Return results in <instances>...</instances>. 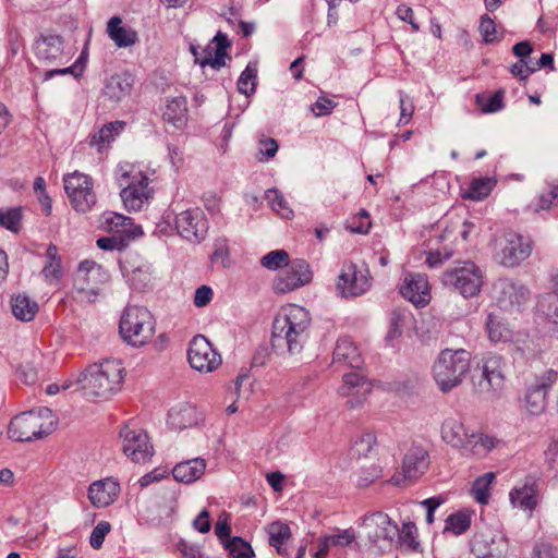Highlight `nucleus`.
I'll use <instances>...</instances> for the list:
<instances>
[{
	"label": "nucleus",
	"mask_w": 558,
	"mask_h": 558,
	"mask_svg": "<svg viewBox=\"0 0 558 558\" xmlns=\"http://www.w3.org/2000/svg\"><path fill=\"white\" fill-rule=\"evenodd\" d=\"M310 335V313L299 305H289L274 319L271 345L279 355L296 356L308 342Z\"/></svg>",
	"instance_id": "obj_1"
},
{
	"label": "nucleus",
	"mask_w": 558,
	"mask_h": 558,
	"mask_svg": "<svg viewBox=\"0 0 558 558\" xmlns=\"http://www.w3.org/2000/svg\"><path fill=\"white\" fill-rule=\"evenodd\" d=\"M123 377L121 361L107 359L88 366L80 375L77 384L86 398L108 399L120 389Z\"/></svg>",
	"instance_id": "obj_2"
},
{
	"label": "nucleus",
	"mask_w": 558,
	"mask_h": 558,
	"mask_svg": "<svg viewBox=\"0 0 558 558\" xmlns=\"http://www.w3.org/2000/svg\"><path fill=\"white\" fill-rule=\"evenodd\" d=\"M471 353L463 349L440 351L433 365V377L442 392L460 386L470 371Z\"/></svg>",
	"instance_id": "obj_3"
},
{
	"label": "nucleus",
	"mask_w": 558,
	"mask_h": 558,
	"mask_svg": "<svg viewBox=\"0 0 558 558\" xmlns=\"http://www.w3.org/2000/svg\"><path fill=\"white\" fill-rule=\"evenodd\" d=\"M155 326L156 322L146 307L130 305L120 318L119 332L126 343L142 347L153 338Z\"/></svg>",
	"instance_id": "obj_4"
},
{
	"label": "nucleus",
	"mask_w": 558,
	"mask_h": 558,
	"mask_svg": "<svg viewBox=\"0 0 558 558\" xmlns=\"http://www.w3.org/2000/svg\"><path fill=\"white\" fill-rule=\"evenodd\" d=\"M53 430L52 411L40 408L13 417L8 428L9 438L15 441H32L51 434Z\"/></svg>",
	"instance_id": "obj_5"
},
{
	"label": "nucleus",
	"mask_w": 558,
	"mask_h": 558,
	"mask_svg": "<svg viewBox=\"0 0 558 558\" xmlns=\"http://www.w3.org/2000/svg\"><path fill=\"white\" fill-rule=\"evenodd\" d=\"M63 184L70 204L75 211L86 214L97 204L94 180L90 175L75 170L63 177Z\"/></svg>",
	"instance_id": "obj_6"
},
{
	"label": "nucleus",
	"mask_w": 558,
	"mask_h": 558,
	"mask_svg": "<svg viewBox=\"0 0 558 558\" xmlns=\"http://www.w3.org/2000/svg\"><path fill=\"white\" fill-rule=\"evenodd\" d=\"M442 282L462 296L472 298L481 291L483 275L480 267L473 262H463L459 266L446 270L442 275Z\"/></svg>",
	"instance_id": "obj_7"
},
{
	"label": "nucleus",
	"mask_w": 558,
	"mask_h": 558,
	"mask_svg": "<svg viewBox=\"0 0 558 558\" xmlns=\"http://www.w3.org/2000/svg\"><path fill=\"white\" fill-rule=\"evenodd\" d=\"M119 184L126 185L121 190L120 196L129 211H138L151 197L153 191L149 189V178L142 172L130 175L124 171L118 178Z\"/></svg>",
	"instance_id": "obj_8"
},
{
	"label": "nucleus",
	"mask_w": 558,
	"mask_h": 558,
	"mask_svg": "<svg viewBox=\"0 0 558 558\" xmlns=\"http://www.w3.org/2000/svg\"><path fill=\"white\" fill-rule=\"evenodd\" d=\"M361 525L365 530L367 539L373 545H379L380 542H384L390 546L399 534L398 524L381 511L364 515Z\"/></svg>",
	"instance_id": "obj_9"
},
{
	"label": "nucleus",
	"mask_w": 558,
	"mask_h": 558,
	"mask_svg": "<svg viewBox=\"0 0 558 558\" xmlns=\"http://www.w3.org/2000/svg\"><path fill=\"white\" fill-rule=\"evenodd\" d=\"M187 360L199 373H211L221 364L220 354L203 335L195 336L190 342Z\"/></svg>",
	"instance_id": "obj_10"
},
{
	"label": "nucleus",
	"mask_w": 558,
	"mask_h": 558,
	"mask_svg": "<svg viewBox=\"0 0 558 558\" xmlns=\"http://www.w3.org/2000/svg\"><path fill=\"white\" fill-rule=\"evenodd\" d=\"M336 288L342 298L362 295L371 288L368 271L357 269L353 263H344Z\"/></svg>",
	"instance_id": "obj_11"
},
{
	"label": "nucleus",
	"mask_w": 558,
	"mask_h": 558,
	"mask_svg": "<svg viewBox=\"0 0 558 558\" xmlns=\"http://www.w3.org/2000/svg\"><path fill=\"white\" fill-rule=\"evenodd\" d=\"M230 46L231 43L227 35L218 32L206 47L191 46V52L195 57V62L202 68L209 65L215 70H219L226 65L227 49Z\"/></svg>",
	"instance_id": "obj_12"
},
{
	"label": "nucleus",
	"mask_w": 558,
	"mask_h": 558,
	"mask_svg": "<svg viewBox=\"0 0 558 558\" xmlns=\"http://www.w3.org/2000/svg\"><path fill=\"white\" fill-rule=\"evenodd\" d=\"M178 233L192 243L202 242L208 231V222L199 208H190L175 216Z\"/></svg>",
	"instance_id": "obj_13"
},
{
	"label": "nucleus",
	"mask_w": 558,
	"mask_h": 558,
	"mask_svg": "<svg viewBox=\"0 0 558 558\" xmlns=\"http://www.w3.org/2000/svg\"><path fill=\"white\" fill-rule=\"evenodd\" d=\"M120 437L123 440L122 449L124 454L133 462L145 463L150 460L154 449L145 432L125 425L120 432Z\"/></svg>",
	"instance_id": "obj_14"
},
{
	"label": "nucleus",
	"mask_w": 558,
	"mask_h": 558,
	"mask_svg": "<svg viewBox=\"0 0 558 558\" xmlns=\"http://www.w3.org/2000/svg\"><path fill=\"white\" fill-rule=\"evenodd\" d=\"M531 241L521 234L508 232L499 244L498 262L506 267H514L531 254Z\"/></svg>",
	"instance_id": "obj_15"
},
{
	"label": "nucleus",
	"mask_w": 558,
	"mask_h": 558,
	"mask_svg": "<svg viewBox=\"0 0 558 558\" xmlns=\"http://www.w3.org/2000/svg\"><path fill=\"white\" fill-rule=\"evenodd\" d=\"M493 292L499 307L506 311H519L530 294L523 284L508 278L498 279L494 283Z\"/></svg>",
	"instance_id": "obj_16"
},
{
	"label": "nucleus",
	"mask_w": 558,
	"mask_h": 558,
	"mask_svg": "<svg viewBox=\"0 0 558 558\" xmlns=\"http://www.w3.org/2000/svg\"><path fill=\"white\" fill-rule=\"evenodd\" d=\"M558 373L549 369L529 386L525 393V408L532 415H539L546 408V395L557 381Z\"/></svg>",
	"instance_id": "obj_17"
},
{
	"label": "nucleus",
	"mask_w": 558,
	"mask_h": 558,
	"mask_svg": "<svg viewBox=\"0 0 558 558\" xmlns=\"http://www.w3.org/2000/svg\"><path fill=\"white\" fill-rule=\"evenodd\" d=\"M312 280L310 265L304 259L293 260L289 268L281 272L274 282L276 293H288Z\"/></svg>",
	"instance_id": "obj_18"
},
{
	"label": "nucleus",
	"mask_w": 558,
	"mask_h": 558,
	"mask_svg": "<svg viewBox=\"0 0 558 558\" xmlns=\"http://www.w3.org/2000/svg\"><path fill=\"white\" fill-rule=\"evenodd\" d=\"M508 542L492 532L476 533L471 541V551L476 558H506Z\"/></svg>",
	"instance_id": "obj_19"
},
{
	"label": "nucleus",
	"mask_w": 558,
	"mask_h": 558,
	"mask_svg": "<svg viewBox=\"0 0 558 558\" xmlns=\"http://www.w3.org/2000/svg\"><path fill=\"white\" fill-rule=\"evenodd\" d=\"M505 361L499 355H489L484 360L481 378L477 381L480 391L496 395L505 385Z\"/></svg>",
	"instance_id": "obj_20"
},
{
	"label": "nucleus",
	"mask_w": 558,
	"mask_h": 558,
	"mask_svg": "<svg viewBox=\"0 0 558 558\" xmlns=\"http://www.w3.org/2000/svg\"><path fill=\"white\" fill-rule=\"evenodd\" d=\"M371 390V384L366 380L365 376L355 372L343 376V383L338 391L342 397L349 398L348 405L351 409H355L364 403Z\"/></svg>",
	"instance_id": "obj_21"
},
{
	"label": "nucleus",
	"mask_w": 558,
	"mask_h": 558,
	"mask_svg": "<svg viewBox=\"0 0 558 558\" xmlns=\"http://www.w3.org/2000/svg\"><path fill=\"white\" fill-rule=\"evenodd\" d=\"M400 293L416 307L425 306L430 300L426 276L422 274H408L400 287Z\"/></svg>",
	"instance_id": "obj_22"
},
{
	"label": "nucleus",
	"mask_w": 558,
	"mask_h": 558,
	"mask_svg": "<svg viewBox=\"0 0 558 558\" xmlns=\"http://www.w3.org/2000/svg\"><path fill=\"white\" fill-rule=\"evenodd\" d=\"M429 466L428 452L418 446L411 447L404 454L402 462L403 480L414 481L422 476Z\"/></svg>",
	"instance_id": "obj_23"
},
{
	"label": "nucleus",
	"mask_w": 558,
	"mask_h": 558,
	"mask_svg": "<svg viewBox=\"0 0 558 558\" xmlns=\"http://www.w3.org/2000/svg\"><path fill=\"white\" fill-rule=\"evenodd\" d=\"M134 77L129 72L116 73L105 81L102 95L112 102H120L132 93Z\"/></svg>",
	"instance_id": "obj_24"
},
{
	"label": "nucleus",
	"mask_w": 558,
	"mask_h": 558,
	"mask_svg": "<svg viewBox=\"0 0 558 558\" xmlns=\"http://www.w3.org/2000/svg\"><path fill=\"white\" fill-rule=\"evenodd\" d=\"M35 54L47 63L61 62L63 53V39L59 35H40L34 45Z\"/></svg>",
	"instance_id": "obj_25"
},
{
	"label": "nucleus",
	"mask_w": 558,
	"mask_h": 558,
	"mask_svg": "<svg viewBox=\"0 0 558 558\" xmlns=\"http://www.w3.org/2000/svg\"><path fill=\"white\" fill-rule=\"evenodd\" d=\"M101 226L105 230L114 234H122L130 240L143 234L142 228L134 226L131 218L118 213H105L101 216Z\"/></svg>",
	"instance_id": "obj_26"
},
{
	"label": "nucleus",
	"mask_w": 558,
	"mask_h": 558,
	"mask_svg": "<svg viewBox=\"0 0 558 558\" xmlns=\"http://www.w3.org/2000/svg\"><path fill=\"white\" fill-rule=\"evenodd\" d=\"M363 363L364 362L357 347L350 338L343 337L337 341L332 354L333 365L350 366L359 369Z\"/></svg>",
	"instance_id": "obj_27"
},
{
	"label": "nucleus",
	"mask_w": 558,
	"mask_h": 558,
	"mask_svg": "<svg viewBox=\"0 0 558 558\" xmlns=\"http://www.w3.org/2000/svg\"><path fill=\"white\" fill-rule=\"evenodd\" d=\"M537 480L533 476H526L523 486L513 488L509 497L514 507L533 511L537 505Z\"/></svg>",
	"instance_id": "obj_28"
},
{
	"label": "nucleus",
	"mask_w": 558,
	"mask_h": 558,
	"mask_svg": "<svg viewBox=\"0 0 558 558\" xmlns=\"http://www.w3.org/2000/svg\"><path fill=\"white\" fill-rule=\"evenodd\" d=\"M119 492L118 483L110 480L97 481L89 486L88 498L95 507L102 508L112 504Z\"/></svg>",
	"instance_id": "obj_29"
},
{
	"label": "nucleus",
	"mask_w": 558,
	"mask_h": 558,
	"mask_svg": "<svg viewBox=\"0 0 558 558\" xmlns=\"http://www.w3.org/2000/svg\"><path fill=\"white\" fill-rule=\"evenodd\" d=\"M470 434L463 423L454 417H448L441 425V438L448 445L463 451Z\"/></svg>",
	"instance_id": "obj_30"
},
{
	"label": "nucleus",
	"mask_w": 558,
	"mask_h": 558,
	"mask_svg": "<svg viewBox=\"0 0 558 558\" xmlns=\"http://www.w3.org/2000/svg\"><path fill=\"white\" fill-rule=\"evenodd\" d=\"M165 122L177 129L183 128L187 122V101L183 96H177L166 101L162 110Z\"/></svg>",
	"instance_id": "obj_31"
},
{
	"label": "nucleus",
	"mask_w": 558,
	"mask_h": 558,
	"mask_svg": "<svg viewBox=\"0 0 558 558\" xmlns=\"http://www.w3.org/2000/svg\"><path fill=\"white\" fill-rule=\"evenodd\" d=\"M205 469V460L194 458L178 463L172 470V475L175 481L190 484L198 480L204 474Z\"/></svg>",
	"instance_id": "obj_32"
},
{
	"label": "nucleus",
	"mask_w": 558,
	"mask_h": 558,
	"mask_svg": "<svg viewBox=\"0 0 558 558\" xmlns=\"http://www.w3.org/2000/svg\"><path fill=\"white\" fill-rule=\"evenodd\" d=\"M499 440L493 436L472 433L469 436L468 444L465 445L462 454L470 457L482 458L490 452L498 445Z\"/></svg>",
	"instance_id": "obj_33"
},
{
	"label": "nucleus",
	"mask_w": 558,
	"mask_h": 558,
	"mask_svg": "<svg viewBox=\"0 0 558 558\" xmlns=\"http://www.w3.org/2000/svg\"><path fill=\"white\" fill-rule=\"evenodd\" d=\"M107 33L114 44L122 47H130L137 41V33L131 27L122 26L119 16H112L107 24Z\"/></svg>",
	"instance_id": "obj_34"
},
{
	"label": "nucleus",
	"mask_w": 558,
	"mask_h": 558,
	"mask_svg": "<svg viewBox=\"0 0 558 558\" xmlns=\"http://www.w3.org/2000/svg\"><path fill=\"white\" fill-rule=\"evenodd\" d=\"M199 415L194 407L183 404L170 410L168 414V425L175 430L196 425Z\"/></svg>",
	"instance_id": "obj_35"
},
{
	"label": "nucleus",
	"mask_w": 558,
	"mask_h": 558,
	"mask_svg": "<svg viewBox=\"0 0 558 558\" xmlns=\"http://www.w3.org/2000/svg\"><path fill=\"white\" fill-rule=\"evenodd\" d=\"M125 122L114 121L105 124L98 132L90 136L89 144L96 147L99 153L107 148L124 129Z\"/></svg>",
	"instance_id": "obj_36"
},
{
	"label": "nucleus",
	"mask_w": 558,
	"mask_h": 558,
	"mask_svg": "<svg viewBox=\"0 0 558 558\" xmlns=\"http://www.w3.org/2000/svg\"><path fill=\"white\" fill-rule=\"evenodd\" d=\"M13 315L22 322H31L38 312V304L26 294H17L11 301Z\"/></svg>",
	"instance_id": "obj_37"
},
{
	"label": "nucleus",
	"mask_w": 558,
	"mask_h": 558,
	"mask_svg": "<svg viewBox=\"0 0 558 558\" xmlns=\"http://www.w3.org/2000/svg\"><path fill=\"white\" fill-rule=\"evenodd\" d=\"M536 308L537 313L558 326V283H556V292L539 296Z\"/></svg>",
	"instance_id": "obj_38"
},
{
	"label": "nucleus",
	"mask_w": 558,
	"mask_h": 558,
	"mask_svg": "<svg viewBox=\"0 0 558 558\" xmlns=\"http://www.w3.org/2000/svg\"><path fill=\"white\" fill-rule=\"evenodd\" d=\"M488 338L492 342H506L511 339V331L496 315L489 314L486 320Z\"/></svg>",
	"instance_id": "obj_39"
},
{
	"label": "nucleus",
	"mask_w": 558,
	"mask_h": 558,
	"mask_svg": "<svg viewBox=\"0 0 558 558\" xmlns=\"http://www.w3.org/2000/svg\"><path fill=\"white\" fill-rule=\"evenodd\" d=\"M123 275L128 278L131 287L136 290L144 289L150 281L151 269L148 264H141L132 270L122 268Z\"/></svg>",
	"instance_id": "obj_40"
},
{
	"label": "nucleus",
	"mask_w": 558,
	"mask_h": 558,
	"mask_svg": "<svg viewBox=\"0 0 558 558\" xmlns=\"http://www.w3.org/2000/svg\"><path fill=\"white\" fill-rule=\"evenodd\" d=\"M100 270L101 267L97 265L94 260L85 259L81 262L75 278V287L77 288L78 292H88V289L86 287L88 283L87 276L93 271H97L99 274ZM89 293H93L94 295L98 294V292L94 289H90Z\"/></svg>",
	"instance_id": "obj_41"
},
{
	"label": "nucleus",
	"mask_w": 558,
	"mask_h": 558,
	"mask_svg": "<svg viewBox=\"0 0 558 558\" xmlns=\"http://www.w3.org/2000/svg\"><path fill=\"white\" fill-rule=\"evenodd\" d=\"M494 185L495 181L489 178L474 179L470 183L464 197L472 201H482L490 194Z\"/></svg>",
	"instance_id": "obj_42"
},
{
	"label": "nucleus",
	"mask_w": 558,
	"mask_h": 558,
	"mask_svg": "<svg viewBox=\"0 0 558 558\" xmlns=\"http://www.w3.org/2000/svg\"><path fill=\"white\" fill-rule=\"evenodd\" d=\"M471 526V515L466 512H456L446 519L445 532L461 535Z\"/></svg>",
	"instance_id": "obj_43"
},
{
	"label": "nucleus",
	"mask_w": 558,
	"mask_h": 558,
	"mask_svg": "<svg viewBox=\"0 0 558 558\" xmlns=\"http://www.w3.org/2000/svg\"><path fill=\"white\" fill-rule=\"evenodd\" d=\"M269 544L277 548L279 554L281 551V545L291 536L289 525L281 522H274L268 527Z\"/></svg>",
	"instance_id": "obj_44"
},
{
	"label": "nucleus",
	"mask_w": 558,
	"mask_h": 558,
	"mask_svg": "<svg viewBox=\"0 0 558 558\" xmlns=\"http://www.w3.org/2000/svg\"><path fill=\"white\" fill-rule=\"evenodd\" d=\"M495 480V473L488 472L477 477L472 487V494L480 504H487L489 486Z\"/></svg>",
	"instance_id": "obj_45"
},
{
	"label": "nucleus",
	"mask_w": 558,
	"mask_h": 558,
	"mask_svg": "<svg viewBox=\"0 0 558 558\" xmlns=\"http://www.w3.org/2000/svg\"><path fill=\"white\" fill-rule=\"evenodd\" d=\"M266 199L269 203L271 209L282 218H290L292 216V210L289 208L287 201L278 190H267Z\"/></svg>",
	"instance_id": "obj_46"
},
{
	"label": "nucleus",
	"mask_w": 558,
	"mask_h": 558,
	"mask_svg": "<svg viewBox=\"0 0 558 558\" xmlns=\"http://www.w3.org/2000/svg\"><path fill=\"white\" fill-rule=\"evenodd\" d=\"M47 264L45 265L43 272L46 277L59 278L62 274L61 270V258L58 255V248L56 245L50 244L46 251Z\"/></svg>",
	"instance_id": "obj_47"
},
{
	"label": "nucleus",
	"mask_w": 558,
	"mask_h": 558,
	"mask_svg": "<svg viewBox=\"0 0 558 558\" xmlns=\"http://www.w3.org/2000/svg\"><path fill=\"white\" fill-rule=\"evenodd\" d=\"M225 547L232 558H252L254 556L251 545L238 536L227 541Z\"/></svg>",
	"instance_id": "obj_48"
},
{
	"label": "nucleus",
	"mask_w": 558,
	"mask_h": 558,
	"mask_svg": "<svg viewBox=\"0 0 558 558\" xmlns=\"http://www.w3.org/2000/svg\"><path fill=\"white\" fill-rule=\"evenodd\" d=\"M22 213L20 207L0 209V226L16 233L21 228Z\"/></svg>",
	"instance_id": "obj_49"
},
{
	"label": "nucleus",
	"mask_w": 558,
	"mask_h": 558,
	"mask_svg": "<svg viewBox=\"0 0 558 558\" xmlns=\"http://www.w3.org/2000/svg\"><path fill=\"white\" fill-rule=\"evenodd\" d=\"M407 317L408 312L405 310L395 308L391 311L387 340H393L401 336Z\"/></svg>",
	"instance_id": "obj_50"
},
{
	"label": "nucleus",
	"mask_w": 558,
	"mask_h": 558,
	"mask_svg": "<svg viewBox=\"0 0 558 558\" xmlns=\"http://www.w3.org/2000/svg\"><path fill=\"white\" fill-rule=\"evenodd\" d=\"M257 70L248 64L238 80V90L246 96L253 94L256 87Z\"/></svg>",
	"instance_id": "obj_51"
},
{
	"label": "nucleus",
	"mask_w": 558,
	"mask_h": 558,
	"mask_svg": "<svg viewBox=\"0 0 558 558\" xmlns=\"http://www.w3.org/2000/svg\"><path fill=\"white\" fill-rule=\"evenodd\" d=\"M399 543L412 550H416L420 543L416 541V526L412 522H404L397 535Z\"/></svg>",
	"instance_id": "obj_52"
},
{
	"label": "nucleus",
	"mask_w": 558,
	"mask_h": 558,
	"mask_svg": "<svg viewBox=\"0 0 558 558\" xmlns=\"http://www.w3.org/2000/svg\"><path fill=\"white\" fill-rule=\"evenodd\" d=\"M130 239L122 234H112L111 236L99 238L97 246L104 251H122L129 245Z\"/></svg>",
	"instance_id": "obj_53"
},
{
	"label": "nucleus",
	"mask_w": 558,
	"mask_h": 558,
	"mask_svg": "<svg viewBox=\"0 0 558 558\" xmlns=\"http://www.w3.org/2000/svg\"><path fill=\"white\" fill-rule=\"evenodd\" d=\"M260 263L265 268L276 270L282 265H288L289 254L284 250H275L263 256Z\"/></svg>",
	"instance_id": "obj_54"
},
{
	"label": "nucleus",
	"mask_w": 558,
	"mask_h": 558,
	"mask_svg": "<svg viewBox=\"0 0 558 558\" xmlns=\"http://www.w3.org/2000/svg\"><path fill=\"white\" fill-rule=\"evenodd\" d=\"M480 33L483 36V40L485 44H492L498 41L496 25L493 19L487 14H483L480 21Z\"/></svg>",
	"instance_id": "obj_55"
},
{
	"label": "nucleus",
	"mask_w": 558,
	"mask_h": 558,
	"mask_svg": "<svg viewBox=\"0 0 558 558\" xmlns=\"http://www.w3.org/2000/svg\"><path fill=\"white\" fill-rule=\"evenodd\" d=\"M84 66H85L84 65V57L82 54V56H80L77 61L71 66L46 71L44 73V80L47 81V80L52 78L56 75H64V74H72L74 76H80L83 73Z\"/></svg>",
	"instance_id": "obj_56"
},
{
	"label": "nucleus",
	"mask_w": 558,
	"mask_h": 558,
	"mask_svg": "<svg viewBox=\"0 0 558 558\" xmlns=\"http://www.w3.org/2000/svg\"><path fill=\"white\" fill-rule=\"evenodd\" d=\"M111 525L108 521H100L97 523V525L93 529L90 537H89V544L94 549L101 548L105 537L110 532Z\"/></svg>",
	"instance_id": "obj_57"
},
{
	"label": "nucleus",
	"mask_w": 558,
	"mask_h": 558,
	"mask_svg": "<svg viewBox=\"0 0 558 558\" xmlns=\"http://www.w3.org/2000/svg\"><path fill=\"white\" fill-rule=\"evenodd\" d=\"M399 102H400L399 124L404 125L410 122L412 114L414 112V106H413L412 99L403 92L399 93Z\"/></svg>",
	"instance_id": "obj_58"
},
{
	"label": "nucleus",
	"mask_w": 558,
	"mask_h": 558,
	"mask_svg": "<svg viewBox=\"0 0 558 558\" xmlns=\"http://www.w3.org/2000/svg\"><path fill=\"white\" fill-rule=\"evenodd\" d=\"M375 444L376 436L373 433H365L354 442V453H356L359 457L366 456Z\"/></svg>",
	"instance_id": "obj_59"
},
{
	"label": "nucleus",
	"mask_w": 558,
	"mask_h": 558,
	"mask_svg": "<svg viewBox=\"0 0 558 558\" xmlns=\"http://www.w3.org/2000/svg\"><path fill=\"white\" fill-rule=\"evenodd\" d=\"M558 204V184H553L550 189L543 193L538 198L539 209H549Z\"/></svg>",
	"instance_id": "obj_60"
},
{
	"label": "nucleus",
	"mask_w": 558,
	"mask_h": 558,
	"mask_svg": "<svg viewBox=\"0 0 558 558\" xmlns=\"http://www.w3.org/2000/svg\"><path fill=\"white\" fill-rule=\"evenodd\" d=\"M355 533L352 529L338 531L337 534L329 535V542L332 546H349L355 539Z\"/></svg>",
	"instance_id": "obj_61"
},
{
	"label": "nucleus",
	"mask_w": 558,
	"mask_h": 558,
	"mask_svg": "<svg viewBox=\"0 0 558 558\" xmlns=\"http://www.w3.org/2000/svg\"><path fill=\"white\" fill-rule=\"evenodd\" d=\"M258 151L265 156L266 159L274 158L278 151L277 141L272 137L260 138L258 142Z\"/></svg>",
	"instance_id": "obj_62"
},
{
	"label": "nucleus",
	"mask_w": 558,
	"mask_h": 558,
	"mask_svg": "<svg viewBox=\"0 0 558 558\" xmlns=\"http://www.w3.org/2000/svg\"><path fill=\"white\" fill-rule=\"evenodd\" d=\"M381 469L378 465H372L368 470H363L357 480L359 487H366L375 480L380 477Z\"/></svg>",
	"instance_id": "obj_63"
},
{
	"label": "nucleus",
	"mask_w": 558,
	"mask_h": 558,
	"mask_svg": "<svg viewBox=\"0 0 558 558\" xmlns=\"http://www.w3.org/2000/svg\"><path fill=\"white\" fill-rule=\"evenodd\" d=\"M535 71L536 68L530 66L525 60H519L510 66V73L513 76L519 77L521 81L526 80Z\"/></svg>",
	"instance_id": "obj_64"
}]
</instances>
